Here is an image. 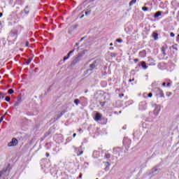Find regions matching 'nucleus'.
<instances>
[{
  "mask_svg": "<svg viewBox=\"0 0 179 179\" xmlns=\"http://www.w3.org/2000/svg\"><path fill=\"white\" fill-rule=\"evenodd\" d=\"M99 62H100V60L99 59L94 61V62L90 65V71H93V69L99 65Z\"/></svg>",
  "mask_w": 179,
  "mask_h": 179,
  "instance_id": "obj_1",
  "label": "nucleus"
},
{
  "mask_svg": "<svg viewBox=\"0 0 179 179\" xmlns=\"http://www.w3.org/2000/svg\"><path fill=\"white\" fill-rule=\"evenodd\" d=\"M17 145V139L13 138L10 142L8 143V148H12Z\"/></svg>",
  "mask_w": 179,
  "mask_h": 179,
  "instance_id": "obj_2",
  "label": "nucleus"
},
{
  "mask_svg": "<svg viewBox=\"0 0 179 179\" xmlns=\"http://www.w3.org/2000/svg\"><path fill=\"white\" fill-rule=\"evenodd\" d=\"M80 55H79L77 57H76L73 62H71V66H75L76 65V64H78V62H79V61H80Z\"/></svg>",
  "mask_w": 179,
  "mask_h": 179,
  "instance_id": "obj_3",
  "label": "nucleus"
},
{
  "mask_svg": "<svg viewBox=\"0 0 179 179\" xmlns=\"http://www.w3.org/2000/svg\"><path fill=\"white\" fill-rule=\"evenodd\" d=\"M22 101H23V100L22 99V96H18L17 99V101L14 103V107H19V106H20V104L22 103Z\"/></svg>",
  "mask_w": 179,
  "mask_h": 179,
  "instance_id": "obj_4",
  "label": "nucleus"
},
{
  "mask_svg": "<svg viewBox=\"0 0 179 179\" xmlns=\"http://www.w3.org/2000/svg\"><path fill=\"white\" fill-rule=\"evenodd\" d=\"M159 113H160V106L156 105L154 110V114L155 115H159Z\"/></svg>",
  "mask_w": 179,
  "mask_h": 179,
  "instance_id": "obj_5",
  "label": "nucleus"
},
{
  "mask_svg": "<svg viewBox=\"0 0 179 179\" xmlns=\"http://www.w3.org/2000/svg\"><path fill=\"white\" fill-rule=\"evenodd\" d=\"M66 113V107L65 109L62 110L59 114L57 115V118H61Z\"/></svg>",
  "mask_w": 179,
  "mask_h": 179,
  "instance_id": "obj_6",
  "label": "nucleus"
},
{
  "mask_svg": "<svg viewBox=\"0 0 179 179\" xmlns=\"http://www.w3.org/2000/svg\"><path fill=\"white\" fill-rule=\"evenodd\" d=\"M101 120V114L100 113H97L95 115V121H100Z\"/></svg>",
  "mask_w": 179,
  "mask_h": 179,
  "instance_id": "obj_7",
  "label": "nucleus"
},
{
  "mask_svg": "<svg viewBox=\"0 0 179 179\" xmlns=\"http://www.w3.org/2000/svg\"><path fill=\"white\" fill-rule=\"evenodd\" d=\"M157 92L159 94L160 97H164V93H163L162 90L157 88Z\"/></svg>",
  "mask_w": 179,
  "mask_h": 179,
  "instance_id": "obj_8",
  "label": "nucleus"
},
{
  "mask_svg": "<svg viewBox=\"0 0 179 179\" xmlns=\"http://www.w3.org/2000/svg\"><path fill=\"white\" fill-rule=\"evenodd\" d=\"M159 16H162V11H157L155 13L154 17H159Z\"/></svg>",
  "mask_w": 179,
  "mask_h": 179,
  "instance_id": "obj_9",
  "label": "nucleus"
},
{
  "mask_svg": "<svg viewBox=\"0 0 179 179\" xmlns=\"http://www.w3.org/2000/svg\"><path fill=\"white\" fill-rule=\"evenodd\" d=\"M23 12H24L26 15H27V14L29 13V6H27L25 7V8L24 9Z\"/></svg>",
  "mask_w": 179,
  "mask_h": 179,
  "instance_id": "obj_10",
  "label": "nucleus"
},
{
  "mask_svg": "<svg viewBox=\"0 0 179 179\" xmlns=\"http://www.w3.org/2000/svg\"><path fill=\"white\" fill-rule=\"evenodd\" d=\"M141 66L144 69H148V66H146V63L145 62H141Z\"/></svg>",
  "mask_w": 179,
  "mask_h": 179,
  "instance_id": "obj_11",
  "label": "nucleus"
},
{
  "mask_svg": "<svg viewBox=\"0 0 179 179\" xmlns=\"http://www.w3.org/2000/svg\"><path fill=\"white\" fill-rule=\"evenodd\" d=\"M31 61H33V57H29L26 62L27 65H29Z\"/></svg>",
  "mask_w": 179,
  "mask_h": 179,
  "instance_id": "obj_12",
  "label": "nucleus"
},
{
  "mask_svg": "<svg viewBox=\"0 0 179 179\" xmlns=\"http://www.w3.org/2000/svg\"><path fill=\"white\" fill-rule=\"evenodd\" d=\"M106 164H108V165H106V166L105 168V171H108L110 170V163L106 162Z\"/></svg>",
  "mask_w": 179,
  "mask_h": 179,
  "instance_id": "obj_13",
  "label": "nucleus"
},
{
  "mask_svg": "<svg viewBox=\"0 0 179 179\" xmlns=\"http://www.w3.org/2000/svg\"><path fill=\"white\" fill-rule=\"evenodd\" d=\"M159 169H157V166L154 167L151 171V174H153V173H156Z\"/></svg>",
  "mask_w": 179,
  "mask_h": 179,
  "instance_id": "obj_14",
  "label": "nucleus"
},
{
  "mask_svg": "<svg viewBox=\"0 0 179 179\" xmlns=\"http://www.w3.org/2000/svg\"><path fill=\"white\" fill-rule=\"evenodd\" d=\"M134 3H136V0H131L130 2H129V6H132L133 5H134Z\"/></svg>",
  "mask_w": 179,
  "mask_h": 179,
  "instance_id": "obj_15",
  "label": "nucleus"
},
{
  "mask_svg": "<svg viewBox=\"0 0 179 179\" xmlns=\"http://www.w3.org/2000/svg\"><path fill=\"white\" fill-rule=\"evenodd\" d=\"M5 96H6L5 94L1 92V93H0V99H1V100H3V99H5Z\"/></svg>",
  "mask_w": 179,
  "mask_h": 179,
  "instance_id": "obj_16",
  "label": "nucleus"
},
{
  "mask_svg": "<svg viewBox=\"0 0 179 179\" xmlns=\"http://www.w3.org/2000/svg\"><path fill=\"white\" fill-rule=\"evenodd\" d=\"M11 36L12 37H17V31H14L11 33Z\"/></svg>",
  "mask_w": 179,
  "mask_h": 179,
  "instance_id": "obj_17",
  "label": "nucleus"
},
{
  "mask_svg": "<svg viewBox=\"0 0 179 179\" xmlns=\"http://www.w3.org/2000/svg\"><path fill=\"white\" fill-rule=\"evenodd\" d=\"M152 36H153V38H155V40H156L157 38V37H158V34H157V33H153L152 34Z\"/></svg>",
  "mask_w": 179,
  "mask_h": 179,
  "instance_id": "obj_18",
  "label": "nucleus"
},
{
  "mask_svg": "<svg viewBox=\"0 0 179 179\" xmlns=\"http://www.w3.org/2000/svg\"><path fill=\"white\" fill-rule=\"evenodd\" d=\"M8 93L9 94H13V93H15V91H13V90H12V89H10L8 90Z\"/></svg>",
  "mask_w": 179,
  "mask_h": 179,
  "instance_id": "obj_19",
  "label": "nucleus"
},
{
  "mask_svg": "<svg viewBox=\"0 0 179 179\" xmlns=\"http://www.w3.org/2000/svg\"><path fill=\"white\" fill-rule=\"evenodd\" d=\"M74 103L76 106H78L79 103H80V101H79V99H75L74 100Z\"/></svg>",
  "mask_w": 179,
  "mask_h": 179,
  "instance_id": "obj_20",
  "label": "nucleus"
},
{
  "mask_svg": "<svg viewBox=\"0 0 179 179\" xmlns=\"http://www.w3.org/2000/svg\"><path fill=\"white\" fill-rule=\"evenodd\" d=\"M4 173H6V171H5V170H3V171H0V178H1V177H2V175H3Z\"/></svg>",
  "mask_w": 179,
  "mask_h": 179,
  "instance_id": "obj_21",
  "label": "nucleus"
},
{
  "mask_svg": "<svg viewBox=\"0 0 179 179\" xmlns=\"http://www.w3.org/2000/svg\"><path fill=\"white\" fill-rule=\"evenodd\" d=\"M85 13V16H89V15H90L91 13V11L90 10L86 11Z\"/></svg>",
  "mask_w": 179,
  "mask_h": 179,
  "instance_id": "obj_22",
  "label": "nucleus"
},
{
  "mask_svg": "<svg viewBox=\"0 0 179 179\" xmlns=\"http://www.w3.org/2000/svg\"><path fill=\"white\" fill-rule=\"evenodd\" d=\"M148 7H143L142 8V10H143L144 12H147V10H148Z\"/></svg>",
  "mask_w": 179,
  "mask_h": 179,
  "instance_id": "obj_23",
  "label": "nucleus"
},
{
  "mask_svg": "<svg viewBox=\"0 0 179 179\" xmlns=\"http://www.w3.org/2000/svg\"><path fill=\"white\" fill-rule=\"evenodd\" d=\"M5 100H6V101H10V96H6Z\"/></svg>",
  "mask_w": 179,
  "mask_h": 179,
  "instance_id": "obj_24",
  "label": "nucleus"
},
{
  "mask_svg": "<svg viewBox=\"0 0 179 179\" xmlns=\"http://www.w3.org/2000/svg\"><path fill=\"white\" fill-rule=\"evenodd\" d=\"M105 157H106V159H110V154H106V155H105Z\"/></svg>",
  "mask_w": 179,
  "mask_h": 179,
  "instance_id": "obj_25",
  "label": "nucleus"
},
{
  "mask_svg": "<svg viewBox=\"0 0 179 179\" xmlns=\"http://www.w3.org/2000/svg\"><path fill=\"white\" fill-rule=\"evenodd\" d=\"M104 104H106V102H100V106H101V107H104Z\"/></svg>",
  "mask_w": 179,
  "mask_h": 179,
  "instance_id": "obj_26",
  "label": "nucleus"
},
{
  "mask_svg": "<svg viewBox=\"0 0 179 179\" xmlns=\"http://www.w3.org/2000/svg\"><path fill=\"white\" fill-rule=\"evenodd\" d=\"M3 118H5V115H3L1 118H0V122L3 121Z\"/></svg>",
  "mask_w": 179,
  "mask_h": 179,
  "instance_id": "obj_27",
  "label": "nucleus"
},
{
  "mask_svg": "<svg viewBox=\"0 0 179 179\" xmlns=\"http://www.w3.org/2000/svg\"><path fill=\"white\" fill-rule=\"evenodd\" d=\"M66 59H69L68 57H64L63 59V62H65Z\"/></svg>",
  "mask_w": 179,
  "mask_h": 179,
  "instance_id": "obj_28",
  "label": "nucleus"
},
{
  "mask_svg": "<svg viewBox=\"0 0 179 179\" xmlns=\"http://www.w3.org/2000/svg\"><path fill=\"white\" fill-rule=\"evenodd\" d=\"M117 43H122V39H117Z\"/></svg>",
  "mask_w": 179,
  "mask_h": 179,
  "instance_id": "obj_29",
  "label": "nucleus"
},
{
  "mask_svg": "<svg viewBox=\"0 0 179 179\" xmlns=\"http://www.w3.org/2000/svg\"><path fill=\"white\" fill-rule=\"evenodd\" d=\"M170 36H171V37H174L176 35L174 34V33L171 32L170 34Z\"/></svg>",
  "mask_w": 179,
  "mask_h": 179,
  "instance_id": "obj_30",
  "label": "nucleus"
},
{
  "mask_svg": "<svg viewBox=\"0 0 179 179\" xmlns=\"http://www.w3.org/2000/svg\"><path fill=\"white\" fill-rule=\"evenodd\" d=\"M152 96H153V94H152V93H149L148 94V97H152Z\"/></svg>",
  "mask_w": 179,
  "mask_h": 179,
  "instance_id": "obj_31",
  "label": "nucleus"
},
{
  "mask_svg": "<svg viewBox=\"0 0 179 179\" xmlns=\"http://www.w3.org/2000/svg\"><path fill=\"white\" fill-rule=\"evenodd\" d=\"M166 86H167L168 87H170V86H171V83H168L167 85H166Z\"/></svg>",
  "mask_w": 179,
  "mask_h": 179,
  "instance_id": "obj_32",
  "label": "nucleus"
},
{
  "mask_svg": "<svg viewBox=\"0 0 179 179\" xmlns=\"http://www.w3.org/2000/svg\"><path fill=\"white\" fill-rule=\"evenodd\" d=\"M26 47H29V41H27L25 43Z\"/></svg>",
  "mask_w": 179,
  "mask_h": 179,
  "instance_id": "obj_33",
  "label": "nucleus"
},
{
  "mask_svg": "<svg viewBox=\"0 0 179 179\" xmlns=\"http://www.w3.org/2000/svg\"><path fill=\"white\" fill-rule=\"evenodd\" d=\"M73 51H74V50L70 51V52H69V54L70 55H71V54H73Z\"/></svg>",
  "mask_w": 179,
  "mask_h": 179,
  "instance_id": "obj_34",
  "label": "nucleus"
},
{
  "mask_svg": "<svg viewBox=\"0 0 179 179\" xmlns=\"http://www.w3.org/2000/svg\"><path fill=\"white\" fill-rule=\"evenodd\" d=\"M81 155H83V151L80 152V154L78 155V156H81Z\"/></svg>",
  "mask_w": 179,
  "mask_h": 179,
  "instance_id": "obj_35",
  "label": "nucleus"
},
{
  "mask_svg": "<svg viewBox=\"0 0 179 179\" xmlns=\"http://www.w3.org/2000/svg\"><path fill=\"white\" fill-rule=\"evenodd\" d=\"M50 157V153L46 152V157Z\"/></svg>",
  "mask_w": 179,
  "mask_h": 179,
  "instance_id": "obj_36",
  "label": "nucleus"
},
{
  "mask_svg": "<svg viewBox=\"0 0 179 179\" xmlns=\"http://www.w3.org/2000/svg\"><path fill=\"white\" fill-rule=\"evenodd\" d=\"M134 80H135V79H134V78L131 79V80L130 79V80H129V82H134Z\"/></svg>",
  "mask_w": 179,
  "mask_h": 179,
  "instance_id": "obj_37",
  "label": "nucleus"
},
{
  "mask_svg": "<svg viewBox=\"0 0 179 179\" xmlns=\"http://www.w3.org/2000/svg\"><path fill=\"white\" fill-rule=\"evenodd\" d=\"M84 39H85V37L81 38L80 41H83Z\"/></svg>",
  "mask_w": 179,
  "mask_h": 179,
  "instance_id": "obj_38",
  "label": "nucleus"
},
{
  "mask_svg": "<svg viewBox=\"0 0 179 179\" xmlns=\"http://www.w3.org/2000/svg\"><path fill=\"white\" fill-rule=\"evenodd\" d=\"M3 15L2 13H0V17H2Z\"/></svg>",
  "mask_w": 179,
  "mask_h": 179,
  "instance_id": "obj_39",
  "label": "nucleus"
},
{
  "mask_svg": "<svg viewBox=\"0 0 179 179\" xmlns=\"http://www.w3.org/2000/svg\"><path fill=\"white\" fill-rule=\"evenodd\" d=\"M172 48H173V50H178L177 48H174V46H173Z\"/></svg>",
  "mask_w": 179,
  "mask_h": 179,
  "instance_id": "obj_40",
  "label": "nucleus"
},
{
  "mask_svg": "<svg viewBox=\"0 0 179 179\" xmlns=\"http://www.w3.org/2000/svg\"><path fill=\"white\" fill-rule=\"evenodd\" d=\"M70 57H71V55H69V53H68L67 57H69V59Z\"/></svg>",
  "mask_w": 179,
  "mask_h": 179,
  "instance_id": "obj_41",
  "label": "nucleus"
},
{
  "mask_svg": "<svg viewBox=\"0 0 179 179\" xmlns=\"http://www.w3.org/2000/svg\"><path fill=\"white\" fill-rule=\"evenodd\" d=\"M134 61H135L136 62H138V61H139V60H138V59H135Z\"/></svg>",
  "mask_w": 179,
  "mask_h": 179,
  "instance_id": "obj_42",
  "label": "nucleus"
},
{
  "mask_svg": "<svg viewBox=\"0 0 179 179\" xmlns=\"http://www.w3.org/2000/svg\"><path fill=\"white\" fill-rule=\"evenodd\" d=\"M162 86H166V83H163Z\"/></svg>",
  "mask_w": 179,
  "mask_h": 179,
  "instance_id": "obj_43",
  "label": "nucleus"
},
{
  "mask_svg": "<svg viewBox=\"0 0 179 179\" xmlns=\"http://www.w3.org/2000/svg\"><path fill=\"white\" fill-rule=\"evenodd\" d=\"M75 136H76V134H73V137L75 138Z\"/></svg>",
  "mask_w": 179,
  "mask_h": 179,
  "instance_id": "obj_44",
  "label": "nucleus"
},
{
  "mask_svg": "<svg viewBox=\"0 0 179 179\" xmlns=\"http://www.w3.org/2000/svg\"><path fill=\"white\" fill-rule=\"evenodd\" d=\"M82 131V129H78V132H80Z\"/></svg>",
  "mask_w": 179,
  "mask_h": 179,
  "instance_id": "obj_45",
  "label": "nucleus"
},
{
  "mask_svg": "<svg viewBox=\"0 0 179 179\" xmlns=\"http://www.w3.org/2000/svg\"><path fill=\"white\" fill-rule=\"evenodd\" d=\"M89 92V90H85V93H87Z\"/></svg>",
  "mask_w": 179,
  "mask_h": 179,
  "instance_id": "obj_46",
  "label": "nucleus"
},
{
  "mask_svg": "<svg viewBox=\"0 0 179 179\" xmlns=\"http://www.w3.org/2000/svg\"><path fill=\"white\" fill-rule=\"evenodd\" d=\"M113 45V43H110V46L112 47Z\"/></svg>",
  "mask_w": 179,
  "mask_h": 179,
  "instance_id": "obj_47",
  "label": "nucleus"
},
{
  "mask_svg": "<svg viewBox=\"0 0 179 179\" xmlns=\"http://www.w3.org/2000/svg\"><path fill=\"white\" fill-rule=\"evenodd\" d=\"M79 178H82V175H80V176H79Z\"/></svg>",
  "mask_w": 179,
  "mask_h": 179,
  "instance_id": "obj_48",
  "label": "nucleus"
},
{
  "mask_svg": "<svg viewBox=\"0 0 179 179\" xmlns=\"http://www.w3.org/2000/svg\"><path fill=\"white\" fill-rule=\"evenodd\" d=\"M76 27H78V25H76V26L74 27V29H76Z\"/></svg>",
  "mask_w": 179,
  "mask_h": 179,
  "instance_id": "obj_49",
  "label": "nucleus"
},
{
  "mask_svg": "<svg viewBox=\"0 0 179 179\" xmlns=\"http://www.w3.org/2000/svg\"><path fill=\"white\" fill-rule=\"evenodd\" d=\"M76 45H77V46L79 45V43H76Z\"/></svg>",
  "mask_w": 179,
  "mask_h": 179,
  "instance_id": "obj_50",
  "label": "nucleus"
},
{
  "mask_svg": "<svg viewBox=\"0 0 179 179\" xmlns=\"http://www.w3.org/2000/svg\"><path fill=\"white\" fill-rule=\"evenodd\" d=\"M83 16H84V15H82V16L80 17V19H82V18L83 17Z\"/></svg>",
  "mask_w": 179,
  "mask_h": 179,
  "instance_id": "obj_51",
  "label": "nucleus"
},
{
  "mask_svg": "<svg viewBox=\"0 0 179 179\" xmlns=\"http://www.w3.org/2000/svg\"><path fill=\"white\" fill-rule=\"evenodd\" d=\"M162 51H164V48H162Z\"/></svg>",
  "mask_w": 179,
  "mask_h": 179,
  "instance_id": "obj_52",
  "label": "nucleus"
},
{
  "mask_svg": "<svg viewBox=\"0 0 179 179\" xmlns=\"http://www.w3.org/2000/svg\"><path fill=\"white\" fill-rule=\"evenodd\" d=\"M114 49V48H110V50H113Z\"/></svg>",
  "mask_w": 179,
  "mask_h": 179,
  "instance_id": "obj_53",
  "label": "nucleus"
},
{
  "mask_svg": "<svg viewBox=\"0 0 179 179\" xmlns=\"http://www.w3.org/2000/svg\"><path fill=\"white\" fill-rule=\"evenodd\" d=\"M178 38H179V34L178 35Z\"/></svg>",
  "mask_w": 179,
  "mask_h": 179,
  "instance_id": "obj_54",
  "label": "nucleus"
},
{
  "mask_svg": "<svg viewBox=\"0 0 179 179\" xmlns=\"http://www.w3.org/2000/svg\"><path fill=\"white\" fill-rule=\"evenodd\" d=\"M96 179H99V178H96Z\"/></svg>",
  "mask_w": 179,
  "mask_h": 179,
  "instance_id": "obj_55",
  "label": "nucleus"
}]
</instances>
